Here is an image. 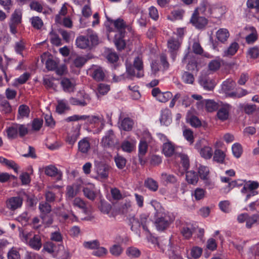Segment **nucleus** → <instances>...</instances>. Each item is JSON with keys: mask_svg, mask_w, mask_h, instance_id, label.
Instances as JSON below:
<instances>
[{"mask_svg": "<svg viewBox=\"0 0 259 259\" xmlns=\"http://www.w3.org/2000/svg\"><path fill=\"white\" fill-rule=\"evenodd\" d=\"M204 16H207L206 8L204 5L200 4L194 11L190 22L197 29H204L208 23V19Z\"/></svg>", "mask_w": 259, "mask_h": 259, "instance_id": "f257e3e1", "label": "nucleus"}, {"mask_svg": "<svg viewBox=\"0 0 259 259\" xmlns=\"http://www.w3.org/2000/svg\"><path fill=\"white\" fill-rule=\"evenodd\" d=\"M21 240L35 250H39L42 245V237L40 234H33L31 232L21 230L19 232Z\"/></svg>", "mask_w": 259, "mask_h": 259, "instance_id": "f03ea898", "label": "nucleus"}, {"mask_svg": "<svg viewBox=\"0 0 259 259\" xmlns=\"http://www.w3.org/2000/svg\"><path fill=\"white\" fill-rule=\"evenodd\" d=\"M99 39L96 34L92 33L87 35H79L75 40V45L81 49H91L97 45Z\"/></svg>", "mask_w": 259, "mask_h": 259, "instance_id": "7ed1b4c3", "label": "nucleus"}, {"mask_svg": "<svg viewBox=\"0 0 259 259\" xmlns=\"http://www.w3.org/2000/svg\"><path fill=\"white\" fill-rule=\"evenodd\" d=\"M201 5H204L206 8L207 16L209 15L213 18H220L224 13L223 7L217 4H210L203 2Z\"/></svg>", "mask_w": 259, "mask_h": 259, "instance_id": "20e7f679", "label": "nucleus"}, {"mask_svg": "<svg viewBox=\"0 0 259 259\" xmlns=\"http://www.w3.org/2000/svg\"><path fill=\"white\" fill-rule=\"evenodd\" d=\"M91 101L90 95L85 93L83 91H79L76 95V97H71L69 99V102L73 105L85 106Z\"/></svg>", "mask_w": 259, "mask_h": 259, "instance_id": "39448f33", "label": "nucleus"}, {"mask_svg": "<svg viewBox=\"0 0 259 259\" xmlns=\"http://www.w3.org/2000/svg\"><path fill=\"white\" fill-rule=\"evenodd\" d=\"M197 226L191 222L182 223L180 227L181 234L186 240H189L196 231Z\"/></svg>", "mask_w": 259, "mask_h": 259, "instance_id": "423d86ee", "label": "nucleus"}, {"mask_svg": "<svg viewBox=\"0 0 259 259\" xmlns=\"http://www.w3.org/2000/svg\"><path fill=\"white\" fill-rule=\"evenodd\" d=\"M181 44L178 39L172 37L167 41V48L170 53V57L174 61L178 55V52L180 47Z\"/></svg>", "mask_w": 259, "mask_h": 259, "instance_id": "0eeeda50", "label": "nucleus"}, {"mask_svg": "<svg viewBox=\"0 0 259 259\" xmlns=\"http://www.w3.org/2000/svg\"><path fill=\"white\" fill-rule=\"evenodd\" d=\"M108 21L113 24L114 28L116 29L118 32L117 34H120L121 36H125V29L127 27V24L123 19L120 18L116 20L108 18Z\"/></svg>", "mask_w": 259, "mask_h": 259, "instance_id": "6e6552de", "label": "nucleus"}, {"mask_svg": "<svg viewBox=\"0 0 259 259\" xmlns=\"http://www.w3.org/2000/svg\"><path fill=\"white\" fill-rule=\"evenodd\" d=\"M23 201V198L20 196L12 197L7 200L6 206L9 209L14 211L21 207Z\"/></svg>", "mask_w": 259, "mask_h": 259, "instance_id": "1a4fd4ad", "label": "nucleus"}, {"mask_svg": "<svg viewBox=\"0 0 259 259\" xmlns=\"http://www.w3.org/2000/svg\"><path fill=\"white\" fill-rule=\"evenodd\" d=\"M94 169L98 178L105 179L108 177L109 167L108 165L99 162L95 164Z\"/></svg>", "mask_w": 259, "mask_h": 259, "instance_id": "9d476101", "label": "nucleus"}, {"mask_svg": "<svg viewBox=\"0 0 259 259\" xmlns=\"http://www.w3.org/2000/svg\"><path fill=\"white\" fill-rule=\"evenodd\" d=\"M45 173L49 177H55L57 181H60L62 179V172L53 165L47 166L45 168Z\"/></svg>", "mask_w": 259, "mask_h": 259, "instance_id": "9b49d317", "label": "nucleus"}, {"mask_svg": "<svg viewBox=\"0 0 259 259\" xmlns=\"http://www.w3.org/2000/svg\"><path fill=\"white\" fill-rule=\"evenodd\" d=\"M170 223L169 218L164 216L158 217L155 220V224L157 230L162 231L168 227Z\"/></svg>", "mask_w": 259, "mask_h": 259, "instance_id": "f8f14e48", "label": "nucleus"}, {"mask_svg": "<svg viewBox=\"0 0 259 259\" xmlns=\"http://www.w3.org/2000/svg\"><path fill=\"white\" fill-rule=\"evenodd\" d=\"M159 120L161 125L168 126L172 121L171 113L168 108L162 109L160 112Z\"/></svg>", "mask_w": 259, "mask_h": 259, "instance_id": "ddd939ff", "label": "nucleus"}, {"mask_svg": "<svg viewBox=\"0 0 259 259\" xmlns=\"http://www.w3.org/2000/svg\"><path fill=\"white\" fill-rule=\"evenodd\" d=\"M115 135L112 130L108 131L102 139V142L106 147H112L114 145Z\"/></svg>", "mask_w": 259, "mask_h": 259, "instance_id": "4468645a", "label": "nucleus"}, {"mask_svg": "<svg viewBox=\"0 0 259 259\" xmlns=\"http://www.w3.org/2000/svg\"><path fill=\"white\" fill-rule=\"evenodd\" d=\"M132 65L138 71L136 76L138 78L143 77L144 76V72L142 60L139 57H136L134 60L133 65Z\"/></svg>", "mask_w": 259, "mask_h": 259, "instance_id": "2eb2a0df", "label": "nucleus"}, {"mask_svg": "<svg viewBox=\"0 0 259 259\" xmlns=\"http://www.w3.org/2000/svg\"><path fill=\"white\" fill-rule=\"evenodd\" d=\"M199 83L203 88L208 91H211L214 88V81L207 76H203L200 78Z\"/></svg>", "mask_w": 259, "mask_h": 259, "instance_id": "dca6fc26", "label": "nucleus"}, {"mask_svg": "<svg viewBox=\"0 0 259 259\" xmlns=\"http://www.w3.org/2000/svg\"><path fill=\"white\" fill-rule=\"evenodd\" d=\"M63 90L65 92H71L75 90V84L67 78H63L60 82Z\"/></svg>", "mask_w": 259, "mask_h": 259, "instance_id": "f3484780", "label": "nucleus"}, {"mask_svg": "<svg viewBox=\"0 0 259 259\" xmlns=\"http://www.w3.org/2000/svg\"><path fill=\"white\" fill-rule=\"evenodd\" d=\"M92 77L97 81H102L104 80L105 74L102 68L98 67L92 70Z\"/></svg>", "mask_w": 259, "mask_h": 259, "instance_id": "a211bd4d", "label": "nucleus"}, {"mask_svg": "<svg viewBox=\"0 0 259 259\" xmlns=\"http://www.w3.org/2000/svg\"><path fill=\"white\" fill-rule=\"evenodd\" d=\"M226 153L223 150L217 149L214 150L213 155V160L219 164L225 163Z\"/></svg>", "mask_w": 259, "mask_h": 259, "instance_id": "6ab92c4d", "label": "nucleus"}, {"mask_svg": "<svg viewBox=\"0 0 259 259\" xmlns=\"http://www.w3.org/2000/svg\"><path fill=\"white\" fill-rule=\"evenodd\" d=\"M160 179L161 181L165 185L175 184L177 182V178L175 175L166 172L161 174Z\"/></svg>", "mask_w": 259, "mask_h": 259, "instance_id": "aec40b11", "label": "nucleus"}, {"mask_svg": "<svg viewBox=\"0 0 259 259\" xmlns=\"http://www.w3.org/2000/svg\"><path fill=\"white\" fill-rule=\"evenodd\" d=\"M91 146L88 138H84L79 141L78 148L79 151L82 153H87L90 149Z\"/></svg>", "mask_w": 259, "mask_h": 259, "instance_id": "412c9836", "label": "nucleus"}, {"mask_svg": "<svg viewBox=\"0 0 259 259\" xmlns=\"http://www.w3.org/2000/svg\"><path fill=\"white\" fill-rule=\"evenodd\" d=\"M186 179L187 182L190 184L195 185L198 182L199 177L197 173L193 170L186 171Z\"/></svg>", "mask_w": 259, "mask_h": 259, "instance_id": "4be33fe9", "label": "nucleus"}, {"mask_svg": "<svg viewBox=\"0 0 259 259\" xmlns=\"http://www.w3.org/2000/svg\"><path fill=\"white\" fill-rule=\"evenodd\" d=\"M73 205L81 209L85 214H90L91 211L87 206L85 203L80 198H75L73 200Z\"/></svg>", "mask_w": 259, "mask_h": 259, "instance_id": "5701e85b", "label": "nucleus"}, {"mask_svg": "<svg viewBox=\"0 0 259 259\" xmlns=\"http://www.w3.org/2000/svg\"><path fill=\"white\" fill-rule=\"evenodd\" d=\"M229 36V32L226 28H220L216 33L217 39L222 43L226 41Z\"/></svg>", "mask_w": 259, "mask_h": 259, "instance_id": "b1692460", "label": "nucleus"}, {"mask_svg": "<svg viewBox=\"0 0 259 259\" xmlns=\"http://www.w3.org/2000/svg\"><path fill=\"white\" fill-rule=\"evenodd\" d=\"M198 172L201 179L204 181L205 184H208L209 183L208 180V175L209 171L208 167L203 165H200L198 168Z\"/></svg>", "mask_w": 259, "mask_h": 259, "instance_id": "393cba45", "label": "nucleus"}, {"mask_svg": "<svg viewBox=\"0 0 259 259\" xmlns=\"http://www.w3.org/2000/svg\"><path fill=\"white\" fill-rule=\"evenodd\" d=\"M8 138L10 140L16 139L18 135L17 123L13 124L12 126L6 129Z\"/></svg>", "mask_w": 259, "mask_h": 259, "instance_id": "a878e982", "label": "nucleus"}, {"mask_svg": "<svg viewBox=\"0 0 259 259\" xmlns=\"http://www.w3.org/2000/svg\"><path fill=\"white\" fill-rule=\"evenodd\" d=\"M124 36H121L120 34H115L114 36V44L118 51L124 49L126 46V42L123 39Z\"/></svg>", "mask_w": 259, "mask_h": 259, "instance_id": "bb28decb", "label": "nucleus"}, {"mask_svg": "<svg viewBox=\"0 0 259 259\" xmlns=\"http://www.w3.org/2000/svg\"><path fill=\"white\" fill-rule=\"evenodd\" d=\"M259 224V214H254L251 215L248 214L247 222L246 223V227L247 228L250 229L254 225H257Z\"/></svg>", "mask_w": 259, "mask_h": 259, "instance_id": "cd10ccee", "label": "nucleus"}, {"mask_svg": "<svg viewBox=\"0 0 259 259\" xmlns=\"http://www.w3.org/2000/svg\"><path fill=\"white\" fill-rule=\"evenodd\" d=\"M200 154L205 159H210L213 155V150L211 147L205 146L200 149Z\"/></svg>", "mask_w": 259, "mask_h": 259, "instance_id": "c85d7f7f", "label": "nucleus"}, {"mask_svg": "<svg viewBox=\"0 0 259 259\" xmlns=\"http://www.w3.org/2000/svg\"><path fill=\"white\" fill-rule=\"evenodd\" d=\"M162 151L166 157L171 156L175 152V147L171 142L165 143L163 144Z\"/></svg>", "mask_w": 259, "mask_h": 259, "instance_id": "c756f323", "label": "nucleus"}, {"mask_svg": "<svg viewBox=\"0 0 259 259\" xmlns=\"http://www.w3.org/2000/svg\"><path fill=\"white\" fill-rule=\"evenodd\" d=\"M259 187V183L255 181H249V183H246L244 185L241 190L242 193H248L249 190H254Z\"/></svg>", "mask_w": 259, "mask_h": 259, "instance_id": "7c9ffc66", "label": "nucleus"}, {"mask_svg": "<svg viewBox=\"0 0 259 259\" xmlns=\"http://www.w3.org/2000/svg\"><path fill=\"white\" fill-rule=\"evenodd\" d=\"M235 86V82L232 79H227L224 81L222 84V90L225 93L232 90Z\"/></svg>", "mask_w": 259, "mask_h": 259, "instance_id": "2f4dec72", "label": "nucleus"}, {"mask_svg": "<svg viewBox=\"0 0 259 259\" xmlns=\"http://www.w3.org/2000/svg\"><path fill=\"white\" fill-rule=\"evenodd\" d=\"M181 164L183 168V171L181 172V175H184L185 171H187L190 166V161L188 156L184 154H182L180 155Z\"/></svg>", "mask_w": 259, "mask_h": 259, "instance_id": "473e14b6", "label": "nucleus"}, {"mask_svg": "<svg viewBox=\"0 0 259 259\" xmlns=\"http://www.w3.org/2000/svg\"><path fill=\"white\" fill-rule=\"evenodd\" d=\"M133 121L129 117L124 118L121 121L120 128L125 131H129L132 129Z\"/></svg>", "mask_w": 259, "mask_h": 259, "instance_id": "72a5a7b5", "label": "nucleus"}, {"mask_svg": "<svg viewBox=\"0 0 259 259\" xmlns=\"http://www.w3.org/2000/svg\"><path fill=\"white\" fill-rule=\"evenodd\" d=\"M79 131L74 130L72 131L71 133L68 134L66 139L67 142L69 144L73 145L79 138Z\"/></svg>", "mask_w": 259, "mask_h": 259, "instance_id": "f704fd0d", "label": "nucleus"}, {"mask_svg": "<svg viewBox=\"0 0 259 259\" xmlns=\"http://www.w3.org/2000/svg\"><path fill=\"white\" fill-rule=\"evenodd\" d=\"M69 107L65 101L64 100L58 101V104L56 108V111L58 113L62 114L65 113L66 111L69 110Z\"/></svg>", "mask_w": 259, "mask_h": 259, "instance_id": "c9c22d12", "label": "nucleus"}, {"mask_svg": "<svg viewBox=\"0 0 259 259\" xmlns=\"http://www.w3.org/2000/svg\"><path fill=\"white\" fill-rule=\"evenodd\" d=\"M135 148L134 143L128 140L123 141L121 144V148L124 152L131 153Z\"/></svg>", "mask_w": 259, "mask_h": 259, "instance_id": "e433bc0d", "label": "nucleus"}, {"mask_svg": "<svg viewBox=\"0 0 259 259\" xmlns=\"http://www.w3.org/2000/svg\"><path fill=\"white\" fill-rule=\"evenodd\" d=\"M145 186L150 190L155 192L158 188V183L152 178H148L145 181Z\"/></svg>", "mask_w": 259, "mask_h": 259, "instance_id": "4c0bfd02", "label": "nucleus"}, {"mask_svg": "<svg viewBox=\"0 0 259 259\" xmlns=\"http://www.w3.org/2000/svg\"><path fill=\"white\" fill-rule=\"evenodd\" d=\"M245 182V181L242 180L232 181L228 184L227 186H226V187L224 188L225 190L227 192H228L235 187H239L242 186H244V183Z\"/></svg>", "mask_w": 259, "mask_h": 259, "instance_id": "58836bf2", "label": "nucleus"}, {"mask_svg": "<svg viewBox=\"0 0 259 259\" xmlns=\"http://www.w3.org/2000/svg\"><path fill=\"white\" fill-rule=\"evenodd\" d=\"M39 209L40 214H47L51 213V206L47 202L42 201L39 204Z\"/></svg>", "mask_w": 259, "mask_h": 259, "instance_id": "ea45409f", "label": "nucleus"}, {"mask_svg": "<svg viewBox=\"0 0 259 259\" xmlns=\"http://www.w3.org/2000/svg\"><path fill=\"white\" fill-rule=\"evenodd\" d=\"M184 11L182 10H175L171 12V16H168V19L171 21L181 20L183 18Z\"/></svg>", "mask_w": 259, "mask_h": 259, "instance_id": "a19ab883", "label": "nucleus"}, {"mask_svg": "<svg viewBox=\"0 0 259 259\" xmlns=\"http://www.w3.org/2000/svg\"><path fill=\"white\" fill-rule=\"evenodd\" d=\"M148 216L146 214H142L140 217V222L141 226L142 227L143 230L149 233V230L148 228V225L150 223V221L148 220Z\"/></svg>", "mask_w": 259, "mask_h": 259, "instance_id": "79ce46f5", "label": "nucleus"}, {"mask_svg": "<svg viewBox=\"0 0 259 259\" xmlns=\"http://www.w3.org/2000/svg\"><path fill=\"white\" fill-rule=\"evenodd\" d=\"M25 49V43L23 39L15 42L14 50L17 54L23 56V51Z\"/></svg>", "mask_w": 259, "mask_h": 259, "instance_id": "37998d69", "label": "nucleus"}, {"mask_svg": "<svg viewBox=\"0 0 259 259\" xmlns=\"http://www.w3.org/2000/svg\"><path fill=\"white\" fill-rule=\"evenodd\" d=\"M114 161L118 168L122 169L125 166L126 160L123 156L117 155L114 157Z\"/></svg>", "mask_w": 259, "mask_h": 259, "instance_id": "c03bdc74", "label": "nucleus"}, {"mask_svg": "<svg viewBox=\"0 0 259 259\" xmlns=\"http://www.w3.org/2000/svg\"><path fill=\"white\" fill-rule=\"evenodd\" d=\"M84 115L86 117L85 120H87L90 124H96L100 122L101 121H105L103 116Z\"/></svg>", "mask_w": 259, "mask_h": 259, "instance_id": "a18cd8bd", "label": "nucleus"}, {"mask_svg": "<svg viewBox=\"0 0 259 259\" xmlns=\"http://www.w3.org/2000/svg\"><path fill=\"white\" fill-rule=\"evenodd\" d=\"M239 48L238 44L236 42L232 43L228 49L225 51V56H233L237 52Z\"/></svg>", "mask_w": 259, "mask_h": 259, "instance_id": "49530a36", "label": "nucleus"}, {"mask_svg": "<svg viewBox=\"0 0 259 259\" xmlns=\"http://www.w3.org/2000/svg\"><path fill=\"white\" fill-rule=\"evenodd\" d=\"M217 116L219 119L224 121L228 119L229 116V110L225 107H221L217 112Z\"/></svg>", "mask_w": 259, "mask_h": 259, "instance_id": "de8ad7c7", "label": "nucleus"}, {"mask_svg": "<svg viewBox=\"0 0 259 259\" xmlns=\"http://www.w3.org/2000/svg\"><path fill=\"white\" fill-rule=\"evenodd\" d=\"M232 151L233 155L237 158L241 156L243 152L241 145L238 143H236L232 145Z\"/></svg>", "mask_w": 259, "mask_h": 259, "instance_id": "09e8293b", "label": "nucleus"}, {"mask_svg": "<svg viewBox=\"0 0 259 259\" xmlns=\"http://www.w3.org/2000/svg\"><path fill=\"white\" fill-rule=\"evenodd\" d=\"M148 144L144 141H140L139 144V157L140 159L146 154L148 150Z\"/></svg>", "mask_w": 259, "mask_h": 259, "instance_id": "8fccbe9b", "label": "nucleus"}, {"mask_svg": "<svg viewBox=\"0 0 259 259\" xmlns=\"http://www.w3.org/2000/svg\"><path fill=\"white\" fill-rule=\"evenodd\" d=\"M182 81L187 84H193L194 81L193 75L187 71H185L182 75Z\"/></svg>", "mask_w": 259, "mask_h": 259, "instance_id": "3c124183", "label": "nucleus"}, {"mask_svg": "<svg viewBox=\"0 0 259 259\" xmlns=\"http://www.w3.org/2000/svg\"><path fill=\"white\" fill-rule=\"evenodd\" d=\"M130 223L131 230L137 232L139 228L141 227L139 219L135 217H132L130 219Z\"/></svg>", "mask_w": 259, "mask_h": 259, "instance_id": "603ef678", "label": "nucleus"}, {"mask_svg": "<svg viewBox=\"0 0 259 259\" xmlns=\"http://www.w3.org/2000/svg\"><path fill=\"white\" fill-rule=\"evenodd\" d=\"M205 106L206 110L208 112H213L218 109V104L214 101L211 100H206L205 101Z\"/></svg>", "mask_w": 259, "mask_h": 259, "instance_id": "864d4df0", "label": "nucleus"}, {"mask_svg": "<svg viewBox=\"0 0 259 259\" xmlns=\"http://www.w3.org/2000/svg\"><path fill=\"white\" fill-rule=\"evenodd\" d=\"M83 192L84 196L88 199L91 200L95 199L96 195L92 187L83 188Z\"/></svg>", "mask_w": 259, "mask_h": 259, "instance_id": "5fc2aeb1", "label": "nucleus"}, {"mask_svg": "<svg viewBox=\"0 0 259 259\" xmlns=\"http://www.w3.org/2000/svg\"><path fill=\"white\" fill-rule=\"evenodd\" d=\"M88 60V58L84 56H77L73 61L75 67L80 68L82 67Z\"/></svg>", "mask_w": 259, "mask_h": 259, "instance_id": "6e6d98bb", "label": "nucleus"}, {"mask_svg": "<svg viewBox=\"0 0 259 259\" xmlns=\"http://www.w3.org/2000/svg\"><path fill=\"white\" fill-rule=\"evenodd\" d=\"M100 246V242L98 240L85 241L83 243V246L87 249H95Z\"/></svg>", "mask_w": 259, "mask_h": 259, "instance_id": "4d7b16f0", "label": "nucleus"}, {"mask_svg": "<svg viewBox=\"0 0 259 259\" xmlns=\"http://www.w3.org/2000/svg\"><path fill=\"white\" fill-rule=\"evenodd\" d=\"M126 252L128 256L134 257H138L141 254V251L140 250L135 247H128Z\"/></svg>", "mask_w": 259, "mask_h": 259, "instance_id": "13d9d810", "label": "nucleus"}, {"mask_svg": "<svg viewBox=\"0 0 259 259\" xmlns=\"http://www.w3.org/2000/svg\"><path fill=\"white\" fill-rule=\"evenodd\" d=\"M172 97V94L170 92H161L159 95L158 100L162 103H165L168 101Z\"/></svg>", "mask_w": 259, "mask_h": 259, "instance_id": "bf43d9fd", "label": "nucleus"}, {"mask_svg": "<svg viewBox=\"0 0 259 259\" xmlns=\"http://www.w3.org/2000/svg\"><path fill=\"white\" fill-rule=\"evenodd\" d=\"M252 32L249 35L246 36V41L248 44H252L257 39V36L255 29L253 27H251Z\"/></svg>", "mask_w": 259, "mask_h": 259, "instance_id": "052dcab7", "label": "nucleus"}, {"mask_svg": "<svg viewBox=\"0 0 259 259\" xmlns=\"http://www.w3.org/2000/svg\"><path fill=\"white\" fill-rule=\"evenodd\" d=\"M18 113L22 117H28L30 113V109L28 106L21 105L18 108Z\"/></svg>", "mask_w": 259, "mask_h": 259, "instance_id": "680f3d73", "label": "nucleus"}, {"mask_svg": "<svg viewBox=\"0 0 259 259\" xmlns=\"http://www.w3.org/2000/svg\"><path fill=\"white\" fill-rule=\"evenodd\" d=\"M149 17L154 21H157L159 19V13L157 8L154 6H151L148 9Z\"/></svg>", "mask_w": 259, "mask_h": 259, "instance_id": "e2e57ef3", "label": "nucleus"}, {"mask_svg": "<svg viewBox=\"0 0 259 259\" xmlns=\"http://www.w3.org/2000/svg\"><path fill=\"white\" fill-rule=\"evenodd\" d=\"M32 26L36 29H39L43 25L41 19L39 17H33L31 19Z\"/></svg>", "mask_w": 259, "mask_h": 259, "instance_id": "0e129e2a", "label": "nucleus"}, {"mask_svg": "<svg viewBox=\"0 0 259 259\" xmlns=\"http://www.w3.org/2000/svg\"><path fill=\"white\" fill-rule=\"evenodd\" d=\"M183 136L185 139L188 141L190 144L194 142L193 132L190 129H185L183 131Z\"/></svg>", "mask_w": 259, "mask_h": 259, "instance_id": "69168bd1", "label": "nucleus"}, {"mask_svg": "<svg viewBox=\"0 0 259 259\" xmlns=\"http://www.w3.org/2000/svg\"><path fill=\"white\" fill-rule=\"evenodd\" d=\"M22 15L20 11H15L11 17V23L19 24L21 23Z\"/></svg>", "mask_w": 259, "mask_h": 259, "instance_id": "338daca9", "label": "nucleus"}, {"mask_svg": "<svg viewBox=\"0 0 259 259\" xmlns=\"http://www.w3.org/2000/svg\"><path fill=\"white\" fill-rule=\"evenodd\" d=\"M8 259H20V255L16 248H12L8 253Z\"/></svg>", "mask_w": 259, "mask_h": 259, "instance_id": "774afa93", "label": "nucleus"}]
</instances>
